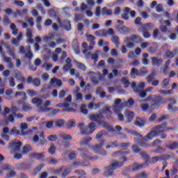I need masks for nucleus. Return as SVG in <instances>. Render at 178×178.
<instances>
[{"instance_id":"nucleus-1","label":"nucleus","mask_w":178,"mask_h":178,"mask_svg":"<svg viewBox=\"0 0 178 178\" xmlns=\"http://www.w3.org/2000/svg\"><path fill=\"white\" fill-rule=\"evenodd\" d=\"M168 126V122H164L161 124L156 125L154 127V130L150 131L145 138L143 137V135L140 134V133H138L136 131H132L131 132V134H133V136H136V137H138L135 138V141L140 147H143L144 148H148V147H151V145L145 143V141H148V140H153V138H155L156 137H158L159 136V133H161L159 129H165Z\"/></svg>"},{"instance_id":"nucleus-2","label":"nucleus","mask_w":178,"mask_h":178,"mask_svg":"<svg viewBox=\"0 0 178 178\" xmlns=\"http://www.w3.org/2000/svg\"><path fill=\"white\" fill-rule=\"evenodd\" d=\"M149 101H152L149 110L154 111V109H156V108L161 106V104H162V97L161 96H156L152 98V96H149L147 99L141 100L140 102H148Z\"/></svg>"},{"instance_id":"nucleus-3","label":"nucleus","mask_w":178,"mask_h":178,"mask_svg":"<svg viewBox=\"0 0 178 178\" xmlns=\"http://www.w3.org/2000/svg\"><path fill=\"white\" fill-rule=\"evenodd\" d=\"M124 165V163L122 161H115L111 163L110 165L105 168L106 170L104 173V176L106 177H109L111 176H113V170H116V169H119V168H122Z\"/></svg>"},{"instance_id":"nucleus-4","label":"nucleus","mask_w":178,"mask_h":178,"mask_svg":"<svg viewBox=\"0 0 178 178\" xmlns=\"http://www.w3.org/2000/svg\"><path fill=\"white\" fill-rule=\"evenodd\" d=\"M104 144H105V140H102L99 145H96L92 146L93 151L95 154H99V155H106V151L105 149H102V147H104Z\"/></svg>"},{"instance_id":"nucleus-5","label":"nucleus","mask_w":178,"mask_h":178,"mask_svg":"<svg viewBox=\"0 0 178 178\" xmlns=\"http://www.w3.org/2000/svg\"><path fill=\"white\" fill-rule=\"evenodd\" d=\"M129 154H130V150H120L113 153V156H118L119 159L123 161V162H126L127 161V157H126V155H129Z\"/></svg>"},{"instance_id":"nucleus-6","label":"nucleus","mask_w":178,"mask_h":178,"mask_svg":"<svg viewBox=\"0 0 178 178\" xmlns=\"http://www.w3.org/2000/svg\"><path fill=\"white\" fill-rule=\"evenodd\" d=\"M159 23L160 24H162V23H164L165 25L160 26V30L161 33H170V31L168 29V27H170L172 26V23L170 20H164L163 19H159Z\"/></svg>"},{"instance_id":"nucleus-7","label":"nucleus","mask_w":178,"mask_h":178,"mask_svg":"<svg viewBox=\"0 0 178 178\" xmlns=\"http://www.w3.org/2000/svg\"><path fill=\"white\" fill-rule=\"evenodd\" d=\"M78 151L80 152H82L81 154V156L83 159H91L92 161H97V159H99V156H90L88 154V152L87 149H78Z\"/></svg>"},{"instance_id":"nucleus-8","label":"nucleus","mask_w":178,"mask_h":178,"mask_svg":"<svg viewBox=\"0 0 178 178\" xmlns=\"http://www.w3.org/2000/svg\"><path fill=\"white\" fill-rule=\"evenodd\" d=\"M17 141V140H13V143L10 144V147L15 153L20 152L22 151V147H23V143L22 142Z\"/></svg>"},{"instance_id":"nucleus-9","label":"nucleus","mask_w":178,"mask_h":178,"mask_svg":"<svg viewBox=\"0 0 178 178\" xmlns=\"http://www.w3.org/2000/svg\"><path fill=\"white\" fill-rule=\"evenodd\" d=\"M117 30L118 33H120V34H123L124 35H128L130 34V32L131 31V29L124 25H118L117 26Z\"/></svg>"},{"instance_id":"nucleus-10","label":"nucleus","mask_w":178,"mask_h":178,"mask_svg":"<svg viewBox=\"0 0 178 178\" xmlns=\"http://www.w3.org/2000/svg\"><path fill=\"white\" fill-rule=\"evenodd\" d=\"M102 118H104V116L102 115V114H92L89 116V118L90 120H92V122H96V123H97V124H102Z\"/></svg>"},{"instance_id":"nucleus-11","label":"nucleus","mask_w":178,"mask_h":178,"mask_svg":"<svg viewBox=\"0 0 178 178\" xmlns=\"http://www.w3.org/2000/svg\"><path fill=\"white\" fill-rule=\"evenodd\" d=\"M126 41L127 42L133 41V42H135V44H140V42H143V38L138 35H132L131 37L126 38Z\"/></svg>"},{"instance_id":"nucleus-12","label":"nucleus","mask_w":178,"mask_h":178,"mask_svg":"<svg viewBox=\"0 0 178 178\" xmlns=\"http://www.w3.org/2000/svg\"><path fill=\"white\" fill-rule=\"evenodd\" d=\"M29 129V125L26 123L22 122L20 124V129L22 136H29V134H31L33 133V131L28 130L26 131H24V130H27Z\"/></svg>"},{"instance_id":"nucleus-13","label":"nucleus","mask_w":178,"mask_h":178,"mask_svg":"<svg viewBox=\"0 0 178 178\" xmlns=\"http://www.w3.org/2000/svg\"><path fill=\"white\" fill-rule=\"evenodd\" d=\"M30 158H33V159H37V161H44L45 156L44 152L42 153H31L29 154Z\"/></svg>"},{"instance_id":"nucleus-14","label":"nucleus","mask_w":178,"mask_h":178,"mask_svg":"<svg viewBox=\"0 0 178 178\" xmlns=\"http://www.w3.org/2000/svg\"><path fill=\"white\" fill-rule=\"evenodd\" d=\"M79 129L81 130V134L83 136H91L92 131H87V128H85L84 124L81 123L78 125Z\"/></svg>"},{"instance_id":"nucleus-15","label":"nucleus","mask_w":178,"mask_h":178,"mask_svg":"<svg viewBox=\"0 0 178 178\" xmlns=\"http://www.w3.org/2000/svg\"><path fill=\"white\" fill-rule=\"evenodd\" d=\"M152 65L153 66H156V67H159L163 63V60L162 58H158V57H152Z\"/></svg>"},{"instance_id":"nucleus-16","label":"nucleus","mask_w":178,"mask_h":178,"mask_svg":"<svg viewBox=\"0 0 178 178\" xmlns=\"http://www.w3.org/2000/svg\"><path fill=\"white\" fill-rule=\"evenodd\" d=\"M26 35L27 38L26 44H33V42H34V39H33V31L31 29L26 30Z\"/></svg>"},{"instance_id":"nucleus-17","label":"nucleus","mask_w":178,"mask_h":178,"mask_svg":"<svg viewBox=\"0 0 178 178\" xmlns=\"http://www.w3.org/2000/svg\"><path fill=\"white\" fill-rule=\"evenodd\" d=\"M32 104L33 105H36L37 108H40L42 109V111H44V108L41 107V106L42 105V99L38 98V97H34L32 99L31 101Z\"/></svg>"},{"instance_id":"nucleus-18","label":"nucleus","mask_w":178,"mask_h":178,"mask_svg":"<svg viewBox=\"0 0 178 178\" xmlns=\"http://www.w3.org/2000/svg\"><path fill=\"white\" fill-rule=\"evenodd\" d=\"M135 126H137L138 127H144L145 126V120H144L143 118H141L140 117L136 118V120L134 122Z\"/></svg>"},{"instance_id":"nucleus-19","label":"nucleus","mask_w":178,"mask_h":178,"mask_svg":"<svg viewBox=\"0 0 178 178\" xmlns=\"http://www.w3.org/2000/svg\"><path fill=\"white\" fill-rule=\"evenodd\" d=\"M147 166L145 164H138L135 163L132 165V172H138V170H140V169H143Z\"/></svg>"},{"instance_id":"nucleus-20","label":"nucleus","mask_w":178,"mask_h":178,"mask_svg":"<svg viewBox=\"0 0 178 178\" xmlns=\"http://www.w3.org/2000/svg\"><path fill=\"white\" fill-rule=\"evenodd\" d=\"M140 156L143 159H146L143 164L146 166H148V165L151 163V162L149 161V155H148V154H147V152H142L140 153Z\"/></svg>"},{"instance_id":"nucleus-21","label":"nucleus","mask_w":178,"mask_h":178,"mask_svg":"<svg viewBox=\"0 0 178 178\" xmlns=\"http://www.w3.org/2000/svg\"><path fill=\"white\" fill-rule=\"evenodd\" d=\"M165 148L170 149L171 151H175V149H178V142L174 141L170 145H165Z\"/></svg>"},{"instance_id":"nucleus-22","label":"nucleus","mask_w":178,"mask_h":178,"mask_svg":"<svg viewBox=\"0 0 178 178\" xmlns=\"http://www.w3.org/2000/svg\"><path fill=\"white\" fill-rule=\"evenodd\" d=\"M138 31H141L144 38H149L151 37V33L148 32L146 27H142L141 29H138Z\"/></svg>"},{"instance_id":"nucleus-23","label":"nucleus","mask_w":178,"mask_h":178,"mask_svg":"<svg viewBox=\"0 0 178 178\" xmlns=\"http://www.w3.org/2000/svg\"><path fill=\"white\" fill-rule=\"evenodd\" d=\"M17 97H22V101H27V95L25 92H17L15 95V98H17Z\"/></svg>"},{"instance_id":"nucleus-24","label":"nucleus","mask_w":178,"mask_h":178,"mask_svg":"<svg viewBox=\"0 0 178 178\" xmlns=\"http://www.w3.org/2000/svg\"><path fill=\"white\" fill-rule=\"evenodd\" d=\"M83 52V54H87L88 58H90V56H91V59H92L95 62H98V55L97 54H91V52H87V50H85Z\"/></svg>"},{"instance_id":"nucleus-25","label":"nucleus","mask_w":178,"mask_h":178,"mask_svg":"<svg viewBox=\"0 0 178 178\" xmlns=\"http://www.w3.org/2000/svg\"><path fill=\"white\" fill-rule=\"evenodd\" d=\"M125 117L127 119V122L130 123V122H133V119H134V113L133 111H127L125 113Z\"/></svg>"},{"instance_id":"nucleus-26","label":"nucleus","mask_w":178,"mask_h":178,"mask_svg":"<svg viewBox=\"0 0 178 178\" xmlns=\"http://www.w3.org/2000/svg\"><path fill=\"white\" fill-rule=\"evenodd\" d=\"M74 63H75L76 66L80 70H83V72H86L87 70V67L83 63H81L77 60H74Z\"/></svg>"},{"instance_id":"nucleus-27","label":"nucleus","mask_w":178,"mask_h":178,"mask_svg":"<svg viewBox=\"0 0 178 178\" xmlns=\"http://www.w3.org/2000/svg\"><path fill=\"white\" fill-rule=\"evenodd\" d=\"M124 12H125L124 13L122 14L121 17L124 20H129V13H130V8L126 7L124 8Z\"/></svg>"},{"instance_id":"nucleus-28","label":"nucleus","mask_w":178,"mask_h":178,"mask_svg":"<svg viewBox=\"0 0 178 178\" xmlns=\"http://www.w3.org/2000/svg\"><path fill=\"white\" fill-rule=\"evenodd\" d=\"M102 16H112V10L108 9L106 7H104L102 8Z\"/></svg>"},{"instance_id":"nucleus-29","label":"nucleus","mask_w":178,"mask_h":178,"mask_svg":"<svg viewBox=\"0 0 178 178\" xmlns=\"http://www.w3.org/2000/svg\"><path fill=\"white\" fill-rule=\"evenodd\" d=\"M92 140V138H82L79 142L80 145H88V143Z\"/></svg>"},{"instance_id":"nucleus-30","label":"nucleus","mask_w":178,"mask_h":178,"mask_svg":"<svg viewBox=\"0 0 178 178\" xmlns=\"http://www.w3.org/2000/svg\"><path fill=\"white\" fill-rule=\"evenodd\" d=\"M175 156L174 153H170V154H164L160 156L161 161H169V159H171V158H173Z\"/></svg>"},{"instance_id":"nucleus-31","label":"nucleus","mask_w":178,"mask_h":178,"mask_svg":"<svg viewBox=\"0 0 178 178\" xmlns=\"http://www.w3.org/2000/svg\"><path fill=\"white\" fill-rule=\"evenodd\" d=\"M50 111H52L51 115L55 116L57 113H59L60 112V110L59 108H46L44 109V112H50Z\"/></svg>"},{"instance_id":"nucleus-32","label":"nucleus","mask_w":178,"mask_h":178,"mask_svg":"<svg viewBox=\"0 0 178 178\" xmlns=\"http://www.w3.org/2000/svg\"><path fill=\"white\" fill-rule=\"evenodd\" d=\"M95 35L97 37H106V30H98L95 32Z\"/></svg>"},{"instance_id":"nucleus-33","label":"nucleus","mask_w":178,"mask_h":178,"mask_svg":"<svg viewBox=\"0 0 178 178\" xmlns=\"http://www.w3.org/2000/svg\"><path fill=\"white\" fill-rule=\"evenodd\" d=\"M50 84H51V86H54V84H56V86L60 87V86H62V81L54 77L51 79Z\"/></svg>"},{"instance_id":"nucleus-34","label":"nucleus","mask_w":178,"mask_h":178,"mask_svg":"<svg viewBox=\"0 0 178 178\" xmlns=\"http://www.w3.org/2000/svg\"><path fill=\"white\" fill-rule=\"evenodd\" d=\"M55 127H64L65 126V120L62 119L57 120L54 121Z\"/></svg>"},{"instance_id":"nucleus-35","label":"nucleus","mask_w":178,"mask_h":178,"mask_svg":"<svg viewBox=\"0 0 178 178\" xmlns=\"http://www.w3.org/2000/svg\"><path fill=\"white\" fill-rule=\"evenodd\" d=\"M140 108L142 111V112H147V111H151L149 108H151V106H149V104H141L140 105Z\"/></svg>"},{"instance_id":"nucleus-36","label":"nucleus","mask_w":178,"mask_h":178,"mask_svg":"<svg viewBox=\"0 0 178 178\" xmlns=\"http://www.w3.org/2000/svg\"><path fill=\"white\" fill-rule=\"evenodd\" d=\"M145 74H148V70H147V67H143L139 69V76L140 77H144Z\"/></svg>"},{"instance_id":"nucleus-37","label":"nucleus","mask_w":178,"mask_h":178,"mask_svg":"<svg viewBox=\"0 0 178 178\" xmlns=\"http://www.w3.org/2000/svg\"><path fill=\"white\" fill-rule=\"evenodd\" d=\"M96 94H97V95H99L100 98H106V92L102 91V88H97V89L96 90Z\"/></svg>"},{"instance_id":"nucleus-38","label":"nucleus","mask_w":178,"mask_h":178,"mask_svg":"<svg viewBox=\"0 0 178 178\" xmlns=\"http://www.w3.org/2000/svg\"><path fill=\"white\" fill-rule=\"evenodd\" d=\"M119 145L118 144V140H115L113 142H110L108 145L106 146V149H109V148H118Z\"/></svg>"},{"instance_id":"nucleus-39","label":"nucleus","mask_w":178,"mask_h":178,"mask_svg":"<svg viewBox=\"0 0 178 178\" xmlns=\"http://www.w3.org/2000/svg\"><path fill=\"white\" fill-rule=\"evenodd\" d=\"M139 70L133 67L131 70L130 76L131 79H136V76H139Z\"/></svg>"},{"instance_id":"nucleus-40","label":"nucleus","mask_w":178,"mask_h":178,"mask_svg":"<svg viewBox=\"0 0 178 178\" xmlns=\"http://www.w3.org/2000/svg\"><path fill=\"white\" fill-rule=\"evenodd\" d=\"M10 134L11 136H22L20 131L17 130V128L16 127H13L12 128V129L10 130Z\"/></svg>"},{"instance_id":"nucleus-41","label":"nucleus","mask_w":178,"mask_h":178,"mask_svg":"<svg viewBox=\"0 0 178 178\" xmlns=\"http://www.w3.org/2000/svg\"><path fill=\"white\" fill-rule=\"evenodd\" d=\"M63 27L64 30H66V31H70V30H72V24H70V21H65L63 23Z\"/></svg>"},{"instance_id":"nucleus-42","label":"nucleus","mask_w":178,"mask_h":178,"mask_svg":"<svg viewBox=\"0 0 178 178\" xmlns=\"http://www.w3.org/2000/svg\"><path fill=\"white\" fill-rule=\"evenodd\" d=\"M156 73L155 71H152V73L147 76L146 80L147 83H152V80L155 79Z\"/></svg>"},{"instance_id":"nucleus-43","label":"nucleus","mask_w":178,"mask_h":178,"mask_svg":"<svg viewBox=\"0 0 178 178\" xmlns=\"http://www.w3.org/2000/svg\"><path fill=\"white\" fill-rule=\"evenodd\" d=\"M65 127H67V129H72V127H76V122L72 120L67 121L65 123Z\"/></svg>"},{"instance_id":"nucleus-44","label":"nucleus","mask_w":178,"mask_h":178,"mask_svg":"<svg viewBox=\"0 0 178 178\" xmlns=\"http://www.w3.org/2000/svg\"><path fill=\"white\" fill-rule=\"evenodd\" d=\"M169 81H170V79L169 78L163 79V81L161 82L162 88H163L164 90L168 88V86H169Z\"/></svg>"},{"instance_id":"nucleus-45","label":"nucleus","mask_w":178,"mask_h":178,"mask_svg":"<svg viewBox=\"0 0 178 178\" xmlns=\"http://www.w3.org/2000/svg\"><path fill=\"white\" fill-rule=\"evenodd\" d=\"M175 104H168V111H170V112H178V107L173 106Z\"/></svg>"},{"instance_id":"nucleus-46","label":"nucleus","mask_w":178,"mask_h":178,"mask_svg":"<svg viewBox=\"0 0 178 178\" xmlns=\"http://www.w3.org/2000/svg\"><path fill=\"white\" fill-rule=\"evenodd\" d=\"M71 172H72V170L70 169V168L69 167L65 168L61 175V177L63 178L66 177Z\"/></svg>"},{"instance_id":"nucleus-47","label":"nucleus","mask_w":178,"mask_h":178,"mask_svg":"<svg viewBox=\"0 0 178 178\" xmlns=\"http://www.w3.org/2000/svg\"><path fill=\"white\" fill-rule=\"evenodd\" d=\"M78 33H81V35L84 34V24L83 23H79L77 25Z\"/></svg>"},{"instance_id":"nucleus-48","label":"nucleus","mask_w":178,"mask_h":178,"mask_svg":"<svg viewBox=\"0 0 178 178\" xmlns=\"http://www.w3.org/2000/svg\"><path fill=\"white\" fill-rule=\"evenodd\" d=\"M121 81L123 83L124 88H128L129 86H130V81L127 80L126 77H122Z\"/></svg>"},{"instance_id":"nucleus-49","label":"nucleus","mask_w":178,"mask_h":178,"mask_svg":"<svg viewBox=\"0 0 178 178\" xmlns=\"http://www.w3.org/2000/svg\"><path fill=\"white\" fill-rule=\"evenodd\" d=\"M158 131H161L159 133V136H160V138H161V140H163L165 138H166V137H168V135L166 134H165V129H159Z\"/></svg>"},{"instance_id":"nucleus-50","label":"nucleus","mask_w":178,"mask_h":178,"mask_svg":"<svg viewBox=\"0 0 178 178\" xmlns=\"http://www.w3.org/2000/svg\"><path fill=\"white\" fill-rule=\"evenodd\" d=\"M31 149V146L30 145H26L22 147V153L29 154Z\"/></svg>"},{"instance_id":"nucleus-51","label":"nucleus","mask_w":178,"mask_h":178,"mask_svg":"<svg viewBox=\"0 0 178 178\" xmlns=\"http://www.w3.org/2000/svg\"><path fill=\"white\" fill-rule=\"evenodd\" d=\"M95 128V122H91L88 124V127L86 128L87 131H92L94 133V130Z\"/></svg>"},{"instance_id":"nucleus-52","label":"nucleus","mask_w":178,"mask_h":178,"mask_svg":"<svg viewBox=\"0 0 178 178\" xmlns=\"http://www.w3.org/2000/svg\"><path fill=\"white\" fill-rule=\"evenodd\" d=\"M145 87V83L140 82L137 86V89L135 90V92H140L141 90H144Z\"/></svg>"},{"instance_id":"nucleus-53","label":"nucleus","mask_w":178,"mask_h":178,"mask_svg":"<svg viewBox=\"0 0 178 178\" xmlns=\"http://www.w3.org/2000/svg\"><path fill=\"white\" fill-rule=\"evenodd\" d=\"M34 55L33 54V52H31V50L28 51L26 53H25V58L28 59L29 60H31L33 59Z\"/></svg>"},{"instance_id":"nucleus-54","label":"nucleus","mask_w":178,"mask_h":178,"mask_svg":"<svg viewBox=\"0 0 178 178\" xmlns=\"http://www.w3.org/2000/svg\"><path fill=\"white\" fill-rule=\"evenodd\" d=\"M120 40V38H119V36L113 35L112 42H113V44H115V45H120V42L119 41Z\"/></svg>"},{"instance_id":"nucleus-55","label":"nucleus","mask_w":178,"mask_h":178,"mask_svg":"<svg viewBox=\"0 0 178 178\" xmlns=\"http://www.w3.org/2000/svg\"><path fill=\"white\" fill-rule=\"evenodd\" d=\"M10 123H15V117H13V115H9L8 117V120H6V126H8Z\"/></svg>"},{"instance_id":"nucleus-56","label":"nucleus","mask_w":178,"mask_h":178,"mask_svg":"<svg viewBox=\"0 0 178 178\" xmlns=\"http://www.w3.org/2000/svg\"><path fill=\"white\" fill-rule=\"evenodd\" d=\"M32 84L35 87H40V86H41V81L38 78H35L33 80Z\"/></svg>"},{"instance_id":"nucleus-57","label":"nucleus","mask_w":178,"mask_h":178,"mask_svg":"<svg viewBox=\"0 0 178 178\" xmlns=\"http://www.w3.org/2000/svg\"><path fill=\"white\" fill-rule=\"evenodd\" d=\"M26 22L29 24L30 27L34 26V19L33 17H28L26 18Z\"/></svg>"},{"instance_id":"nucleus-58","label":"nucleus","mask_w":178,"mask_h":178,"mask_svg":"<svg viewBox=\"0 0 178 178\" xmlns=\"http://www.w3.org/2000/svg\"><path fill=\"white\" fill-rule=\"evenodd\" d=\"M63 169H65V167L61 166L60 168H58V169H55L53 170V173L54 175H56L57 176L59 175L60 174L62 173V172H63Z\"/></svg>"},{"instance_id":"nucleus-59","label":"nucleus","mask_w":178,"mask_h":178,"mask_svg":"<svg viewBox=\"0 0 178 178\" xmlns=\"http://www.w3.org/2000/svg\"><path fill=\"white\" fill-rule=\"evenodd\" d=\"M166 57L168 58H175V56L176 55V52L168 51L165 52Z\"/></svg>"},{"instance_id":"nucleus-60","label":"nucleus","mask_w":178,"mask_h":178,"mask_svg":"<svg viewBox=\"0 0 178 178\" xmlns=\"http://www.w3.org/2000/svg\"><path fill=\"white\" fill-rule=\"evenodd\" d=\"M26 94H28V95H29V97H35V95H37V91L34 90H28L26 91Z\"/></svg>"},{"instance_id":"nucleus-61","label":"nucleus","mask_w":178,"mask_h":178,"mask_svg":"<svg viewBox=\"0 0 178 178\" xmlns=\"http://www.w3.org/2000/svg\"><path fill=\"white\" fill-rule=\"evenodd\" d=\"M56 152V147H55V145H51L48 149V152L50 153L51 155H54V154H55Z\"/></svg>"},{"instance_id":"nucleus-62","label":"nucleus","mask_w":178,"mask_h":178,"mask_svg":"<svg viewBox=\"0 0 178 178\" xmlns=\"http://www.w3.org/2000/svg\"><path fill=\"white\" fill-rule=\"evenodd\" d=\"M22 111H24V112H29V111H31V107L27 105L26 103H24L22 105Z\"/></svg>"},{"instance_id":"nucleus-63","label":"nucleus","mask_w":178,"mask_h":178,"mask_svg":"<svg viewBox=\"0 0 178 178\" xmlns=\"http://www.w3.org/2000/svg\"><path fill=\"white\" fill-rule=\"evenodd\" d=\"M61 138H63V141H67V140H72V136L66 134H63L61 135Z\"/></svg>"},{"instance_id":"nucleus-64","label":"nucleus","mask_w":178,"mask_h":178,"mask_svg":"<svg viewBox=\"0 0 178 178\" xmlns=\"http://www.w3.org/2000/svg\"><path fill=\"white\" fill-rule=\"evenodd\" d=\"M8 83L11 87H15V86H16V82L15 81V78L13 76H10L8 79Z\"/></svg>"}]
</instances>
